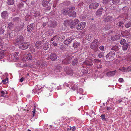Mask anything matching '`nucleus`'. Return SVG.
<instances>
[{"mask_svg": "<svg viewBox=\"0 0 131 131\" xmlns=\"http://www.w3.org/2000/svg\"><path fill=\"white\" fill-rule=\"evenodd\" d=\"M79 22V20L77 19H75L74 20H72L70 19L69 20H65L64 22V24H66L67 23L68 24H69L70 22H71L72 23L70 24V27L71 28H73L75 27L76 24H77Z\"/></svg>", "mask_w": 131, "mask_h": 131, "instance_id": "nucleus-1", "label": "nucleus"}, {"mask_svg": "<svg viewBox=\"0 0 131 131\" xmlns=\"http://www.w3.org/2000/svg\"><path fill=\"white\" fill-rule=\"evenodd\" d=\"M24 40V38L22 36L18 35L16 37L13 42L14 44L16 45L18 44L19 42L23 41Z\"/></svg>", "mask_w": 131, "mask_h": 131, "instance_id": "nucleus-2", "label": "nucleus"}, {"mask_svg": "<svg viewBox=\"0 0 131 131\" xmlns=\"http://www.w3.org/2000/svg\"><path fill=\"white\" fill-rule=\"evenodd\" d=\"M36 64L38 67L42 68L46 67L47 63L46 61L42 60H39L36 62Z\"/></svg>", "mask_w": 131, "mask_h": 131, "instance_id": "nucleus-3", "label": "nucleus"}, {"mask_svg": "<svg viewBox=\"0 0 131 131\" xmlns=\"http://www.w3.org/2000/svg\"><path fill=\"white\" fill-rule=\"evenodd\" d=\"M115 52L114 51H111L106 56L107 60L108 61H112L114 59L115 56Z\"/></svg>", "mask_w": 131, "mask_h": 131, "instance_id": "nucleus-4", "label": "nucleus"}, {"mask_svg": "<svg viewBox=\"0 0 131 131\" xmlns=\"http://www.w3.org/2000/svg\"><path fill=\"white\" fill-rule=\"evenodd\" d=\"M77 83H75L73 82H70L67 85V87H69V88L71 89L73 91L78 88V86Z\"/></svg>", "mask_w": 131, "mask_h": 131, "instance_id": "nucleus-5", "label": "nucleus"}, {"mask_svg": "<svg viewBox=\"0 0 131 131\" xmlns=\"http://www.w3.org/2000/svg\"><path fill=\"white\" fill-rule=\"evenodd\" d=\"M74 57V56L70 55L68 56L62 61V63L64 64H68L71 62V60Z\"/></svg>", "mask_w": 131, "mask_h": 131, "instance_id": "nucleus-6", "label": "nucleus"}, {"mask_svg": "<svg viewBox=\"0 0 131 131\" xmlns=\"http://www.w3.org/2000/svg\"><path fill=\"white\" fill-rule=\"evenodd\" d=\"M86 24L85 22H83L79 24L77 26V30H80L83 29L85 26Z\"/></svg>", "mask_w": 131, "mask_h": 131, "instance_id": "nucleus-7", "label": "nucleus"}, {"mask_svg": "<svg viewBox=\"0 0 131 131\" xmlns=\"http://www.w3.org/2000/svg\"><path fill=\"white\" fill-rule=\"evenodd\" d=\"M29 43L28 42H25L24 43L20 45L19 48L23 50L27 49L29 45Z\"/></svg>", "mask_w": 131, "mask_h": 131, "instance_id": "nucleus-8", "label": "nucleus"}, {"mask_svg": "<svg viewBox=\"0 0 131 131\" xmlns=\"http://www.w3.org/2000/svg\"><path fill=\"white\" fill-rule=\"evenodd\" d=\"M99 6V4L97 3H93L91 4L89 6V8L91 9H96Z\"/></svg>", "mask_w": 131, "mask_h": 131, "instance_id": "nucleus-9", "label": "nucleus"}, {"mask_svg": "<svg viewBox=\"0 0 131 131\" xmlns=\"http://www.w3.org/2000/svg\"><path fill=\"white\" fill-rule=\"evenodd\" d=\"M98 45V40L97 39H95L91 43L90 46V48L91 49L94 48Z\"/></svg>", "mask_w": 131, "mask_h": 131, "instance_id": "nucleus-10", "label": "nucleus"}, {"mask_svg": "<svg viewBox=\"0 0 131 131\" xmlns=\"http://www.w3.org/2000/svg\"><path fill=\"white\" fill-rule=\"evenodd\" d=\"M74 38L72 37H69L67 39L65 40L64 41V43L65 45H68L74 39Z\"/></svg>", "mask_w": 131, "mask_h": 131, "instance_id": "nucleus-11", "label": "nucleus"}, {"mask_svg": "<svg viewBox=\"0 0 131 131\" xmlns=\"http://www.w3.org/2000/svg\"><path fill=\"white\" fill-rule=\"evenodd\" d=\"M120 35L118 34H116L115 35L112 36L111 38V40L113 41L117 40L120 38Z\"/></svg>", "mask_w": 131, "mask_h": 131, "instance_id": "nucleus-12", "label": "nucleus"}, {"mask_svg": "<svg viewBox=\"0 0 131 131\" xmlns=\"http://www.w3.org/2000/svg\"><path fill=\"white\" fill-rule=\"evenodd\" d=\"M34 25L33 24H31L28 25L27 28V31L30 32L32 31L34 28Z\"/></svg>", "mask_w": 131, "mask_h": 131, "instance_id": "nucleus-13", "label": "nucleus"}, {"mask_svg": "<svg viewBox=\"0 0 131 131\" xmlns=\"http://www.w3.org/2000/svg\"><path fill=\"white\" fill-rule=\"evenodd\" d=\"M41 88H39L38 86V85H37L35 87V88L34 89L32 90V93L35 94L37 93L38 94L39 92L38 93L39 91Z\"/></svg>", "mask_w": 131, "mask_h": 131, "instance_id": "nucleus-14", "label": "nucleus"}, {"mask_svg": "<svg viewBox=\"0 0 131 131\" xmlns=\"http://www.w3.org/2000/svg\"><path fill=\"white\" fill-rule=\"evenodd\" d=\"M57 58V55L55 53H51L50 55V58L52 61H55Z\"/></svg>", "mask_w": 131, "mask_h": 131, "instance_id": "nucleus-15", "label": "nucleus"}, {"mask_svg": "<svg viewBox=\"0 0 131 131\" xmlns=\"http://www.w3.org/2000/svg\"><path fill=\"white\" fill-rule=\"evenodd\" d=\"M69 12H68V16H72L75 17L76 16V12L73 10H69Z\"/></svg>", "mask_w": 131, "mask_h": 131, "instance_id": "nucleus-16", "label": "nucleus"}, {"mask_svg": "<svg viewBox=\"0 0 131 131\" xmlns=\"http://www.w3.org/2000/svg\"><path fill=\"white\" fill-rule=\"evenodd\" d=\"M8 13L6 11H4L1 14V16L3 18H6L8 17Z\"/></svg>", "mask_w": 131, "mask_h": 131, "instance_id": "nucleus-17", "label": "nucleus"}, {"mask_svg": "<svg viewBox=\"0 0 131 131\" xmlns=\"http://www.w3.org/2000/svg\"><path fill=\"white\" fill-rule=\"evenodd\" d=\"M103 10V9L102 8H99L96 12V14L97 16H100L102 13V11Z\"/></svg>", "mask_w": 131, "mask_h": 131, "instance_id": "nucleus-18", "label": "nucleus"}, {"mask_svg": "<svg viewBox=\"0 0 131 131\" xmlns=\"http://www.w3.org/2000/svg\"><path fill=\"white\" fill-rule=\"evenodd\" d=\"M14 31H13L11 32L9 34L7 33L6 35L5 36L7 38H10L13 37L15 35V34L14 32Z\"/></svg>", "mask_w": 131, "mask_h": 131, "instance_id": "nucleus-19", "label": "nucleus"}, {"mask_svg": "<svg viewBox=\"0 0 131 131\" xmlns=\"http://www.w3.org/2000/svg\"><path fill=\"white\" fill-rule=\"evenodd\" d=\"M6 50H2L0 51V59L3 58L5 55L6 53Z\"/></svg>", "mask_w": 131, "mask_h": 131, "instance_id": "nucleus-20", "label": "nucleus"}, {"mask_svg": "<svg viewBox=\"0 0 131 131\" xmlns=\"http://www.w3.org/2000/svg\"><path fill=\"white\" fill-rule=\"evenodd\" d=\"M41 42L39 41H37L35 44V46L36 48L39 49L41 48Z\"/></svg>", "mask_w": 131, "mask_h": 131, "instance_id": "nucleus-21", "label": "nucleus"}, {"mask_svg": "<svg viewBox=\"0 0 131 131\" xmlns=\"http://www.w3.org/2000/svg\"><path fill=\"white\" fill-rule=\"evenodd\" d=\"M116 72V71L109 72L107 73L106 75L108 77L112 76L115 74Z\"/></svg>", "mask_w": 131, "mask_h": 131, "instance_id": "nucleus-22", "label": "nucleus"}, {"mask_svg": "<svg viewBox=\"0 0 131 131\" xmlns=\"http://www.w3.org/2000/svg\"><path fill=\"white\" fill-rule=\"evenodd\" d=\"M69 10L68 8H64L62 10V12L63 14L64 15H68V12H69Z\"/></svg>", "mask_w": 131, "mask_h": 131, "instance_id": "nucleus-23", "label": "nucleus"}, {"mask_svg": "<svg viewBox=\"0 0 131 131\" xmlns=\"http://www.w3.org/2000/svg\"><path fill=\"white\" fill-rule=\"evenodd\" d=\"M78 59H75L72 61V64L73 66L77 65L78 63Z\"/></svg>", "mask_w": 131, "mask_h": 131, "instance_id": "nucleus-24", "label": "nucleus"}, {"mask_svg": "<svg viewBox=\"0 0 131 131\" xmlns=\"http://www.w3.org/2000/svg\"><path fill=\"white\" fill-rule=\"evenodd\" d=\"M112 18L111 16H109L106 17L104 20L105 22H108L112 20Z\"/></svg>", "mask_w": 131, "mask_h": 131, "instance_id": "nucleus-25", "label": "nucleus"}, {"mask_svg": "<svg viewBox=\"0 0 131 131\" xmlns=\"http://www.w3.org/2000/svg\"><path fill=\"white\" fill-rule=\"evenodd\" d=\"M84 64H86L88 66H92L93 65V63L92 62H91V60H89V61L87 60L84 62Z\"/></svg>", "mask_w": 131, "mask_h": 131, "instance_id": "nucleus-26", "label": "nucleus"}, {"mask_svg": "<svg viewBox=\"0 0 131 131\" xmlns=\"http://www.w3.org/2000/svg\"><path fill=\"white\" fill-rule=\"evenodd\" d=\"M49 44L48 42H46L45 43L43 46V48L44 50H46L48 49L49 47Z\"/></svg>", "mask_w": 131, "mask_h": 131, "instance_id": "nucleus-27", "label": "nucleus"}, {"mask_svg": "<svg viewBox=\"0 0 131 131\" xmlns=\"http://www.w3.org/2000/svg\"><path fill=\"white\" fill-rule=\"evenodd\" d=\"M80 45V43L76 42H74L73 45V46L74 48H76L78 47Z\"/></svg>", "mask_w": 131, "mask_h": 131, "instance_id": "nucleus-28", "label": "nucleus"}, {"mask_svg": "<svg viewBox=\"0 0 131 131\" xmlns=\"http://www.w3.org/2000/svg\"><path fill=\"white\" fill-rule=\"evenodd\" d=\"M129 46V44L127 43L123 45L122 47L123 50L124 51L126 50L127 49Z\"/></svg>", "mask_w": 131, "mask_h": 131, "instance_id": "nucleus-29", "label": "nucleus"}, {"mask_svg": "<svg viewBox=\"0 0 131 131\" xmlns=\"http://www.w3.org/2000/svg\"><path fill=\"white\" fill-rule=\"evenodd\" d=\"M53 33V31L52 29H49L47 32V35L49 36L52 35Z\"/></svg>", "mask_w": 131, "mask_h": 131, "instance_id": "nucleus-30", "label": "nucleus"}, {"mask_svg": "<svg viewBox=\"0 0 131 131\" xmlns=\"http://www.w3.org/2000/svg\"><path fill=\"white\" fill-rule=\"evenodd\" d=\"M93 62L95 65H97L98 63L99 64L101 63V60L99 59H95L94 60Z\"/></svg>", "mask_w": 131, "mask_h": 131, "instance_id": "nucleus-31", "label": "nucleus"}, {"mask_svg": "<svg viewBox=\"0 0 131 131\" xmlns=\"http://www.w3.org/2000/svg\"><path fill=\"white\" fill-rule=\"evenodd\" d=\"M25 58L26 59H28L29 60H31L32 58V57L30 53L27 54Z\"/></svg>", "mask_w": 131, "mask_h": 131, "instance_id": "nucleus-32", "label": "nucleus"}, {"mask_svg": "<svg viewBox=\"0 0 131 131\" xmlns=\"http://www.w3.org/2000/svg\"><path fill=\"white\" fill-rule=\"evenodd\" d=\"M48 1L43 0L42 2V4L43 6L46 7L48 4Z\"/></svg>", "mask_w": 131, "mask_h": 131, "instance_id": "nucleus-33", "label": "nucleus"}, {"mask_svg": "<svg viewBox=\"0 0 131 131\" xmlns=\"http://www.w3.org/2000/svg\"><path fill=\"white\" fill-rule=\"evenodd\" d=\"M67 73L70 76L72 75L73 73V71L71 69H69L67 72Z\"/></svg>", "mask_w": 131, "mask_h": 131, "instance_id": "nucleus-34", "label": "nucleus"}, {"mask_svg": "<svg viewBox=\"0 0 131 131\" xmlns=\"http://www.w3.org/2000/svg\"><path fill=\"white\" fill-rule=\"evenodd\" d=\"M125 34L123 35V36H127L130 35V31L129 30H125L124 32Z\"/></svg>", "mask_w": 131, "mask_h": 131, "instance_id": "nucleus-35", "label": "nucleus"}, {"mask_svg": "<svg viewBox=\"0 0 131 131\" xmlns=\"http://www.w3.org/2000/svg\"><path fill=\"white\" fill-rule=\"evenodd\" d=\"M8 27L10 29H11L13 27L14 25L13 23H10L8 24Z\"/></svg>", "mask_w": 131, "mask_h": 131, "instance_id": "nucleus-36", "label": "nucleus"}, {"mask_svg": "<svg viewBox=\"0 0 131 131\" xmlns=\"http://www.w3.org/2000/svg\"><path fill=\"white\" fill-rule=\"evenodd\" d=\"M14 0H8L7 3L9 5H12L14 4Z\"/></svg>", "mask_w": 131, "mask_h": 131, "instance_id": "nucleus-37", "label": "nucleus"}, {"mask_svg": "<svg viewBox=\"0 0 131 131\" xmlns=\"http://www.w3.org/2000/svg\"><path fill=\"white\" fill-rule=\"evenodd\" d=\"M112 2L114 4H117L119 3L120 0H112Z\"/></svg>", "mask_w": 131, "mask_h": 131, "instance_id": "nucleus-38", "label": "nucleus"}, {"mask_svg": "<svg viewBox=\"0 0 131 131\" xmlns=\"http://www.w3.org/2000/svg\"><path fill=\"white\" fill-rule=\"evenodd\" d=\"M111 50H113L115 51H117L118 50V48L117 46H115L114 47H113L111 48Z\"/></svg>", "mask_w": 131, "mask_h": 131, "instance_id": "nucleus-39", "label": "nucleus"}, {"mask_svg": "<svg viewBox=\"0 0 131 131\" xmlns=\"http://www.w3.org/2000/svg\"><path fill=\"white\" fill-rule=\"evenodd\" d=\"M131 26V22H129L125 25V27L127 28H128Z\"/></svg>", "mask_w": 131, "mask_h": 131, "instance_id": "nucleus-40", "label": "nucleus"}, {"mask_svg": "<svg viewBox=\"0 0 131 131\" xmlns=\"http://www.w3.org/2000/svg\"><path fill=\"white\" fill-rule=\"evenodd\" d=\"M126 42V40L124 39H123L121 41L120 43L122 45H123L125 44Z\"/></svg>", "mask_w": 131, "mask_h": 131, "instance_id": "nucleus-41", "label": "nucleus"}, {"mask_svg": "<svg viewBox=\"0 0 131 131\" xmlns=\"http://www.w3.org/2000/svg\"><path fill=\"white\" fill-rule=\"evenodd\" d=\"M8 82V78H6L5 79L3 80L2 81V82L3 83L5 84Z\"/></svg>", "mask_w": 131, "mask_h": 131, "instance_id": "nucleus-42", "label": "nucleus"}, {"mask_svg": "<svg viewBox=\"0 0 131 131\" xmlns=\"http://www.w3.org/2000/svg\"><path fill=\"white\" fill-rule=\"evenodd\" d=\"M18 54V52H16L14 53L13 55V57H14V58H13V59H14V58H16Z\"/></svg>", "mask_w": 131, "mask_h": 131, "instance_id": "nucleus-43", "label": "nucleus"}, {"mask_svg": "<svg viewBox=\"0 0 131 131\" xmlns=\"http://www.w3.org/2000/svg\"><path fill=\"white\" fill-rule=\"evenodd\" d=\"M96 66L97 68L100 69L102 68V66L101 65V64H98L97 65H96Z\"/></svg>", "mask_w": 131, "mask_h": 131, "instance_id": "nucleus-44", "label": "nucleus"}, {"mask_svg": "<svg viewBox=\"0 0 131 131\" xmlns=\"http://www.w3.org/2000/svg\"><path fill=\"white\" fill-rule=\"evenodd\" d=\"M119 70L123 72H126V68L124 67H123L122 68H120Z\"/></svg>", "mask_w": 131, "mask_h": 131, "instance_id": "nucleus-45", "label": "nucleus"}, {"mask_svg": "<svg viewBox=\"0 0 131 131\" xmlns=\"http://www.w3.org/2000/svg\"><path fill=\"white\" fill-rule=\"evenodd\" d=\"M4 30L2 28H0V34H3L4 32Z\"/></svg>", "mask_w": 131, "mask_h": 131, "instance_id": "nucleus-46", "label": "nucleus"}, {"mask_svg": "<svg viewBox=\"0 0 131 131\" xmlns=\"http://www.w3.org/2000/svg\"><path fill=\"white\" fill-rule=\"evenodd\" d=\"M123 10L124 12H127L128 10L127 7L126 6L124 7L123 8Z\"/></svg>", "mask_w": 131, "mask_h": 131, "instance_id": "nucleus-47", "label": "nucleus"}, {"mask_svg": "<svg viewBox=\"0 0 131 131\" xmlns=\"http://www.w3.org/2000/svg\"><path fill=\"white\" fill-rule=\"evenodd\" d=\"M104 54L103 52L100 53L98 55V57L99 58H101L103 56Z\"/></svg>", "mask_w": 131, "mask_h": 131, "instance_id": "nucleus-48", "label": "nucleus"}, {"mask_svg": "<svg viewBox=\"0 0 131 131\" xmlns=\"http://www.w3.org/2000/svg\"><path fill=\"white\" fill-rule=\"evenodd\" d=\"M51 23V22L49 21L48 22V25L49 26V27H53L54 26L53 24H51L50 23Z\"/></svg>", "mask_w": 131, "mask_h": 131, "instance_id": "nucleus-49", "label": "nucleus"}, {"mask_svg": "<svg viewBox=\"0 0 131 131\" xmlns=\"http://www.w3.org/2000/svg\"><path fill=\"white\" fill-rule=\"evenodd\" d=\"M83 90L82 88H80L79 89L78 91V92L80 93V94H82L83 92Z\"/></svg>", "mask_w": 131, "mask_h": 131, "instance_id": "nucleus-50", "label": "nucleus"}, {"mask_svg": "<svg viewBox=\"0 0 131 131\" xmlns=\"http://www.w3.org/2000/svg\"><path fill=\"white\" fill-rule=\"evenodd\" d=\"M55 40L57 41H58L60 39V38L58 36H55Z\"/></svg>", "mask_w": 131, "mask_h": 131, "instance_id": "nucleus-51", "label": "nucleus"}, {"mask_svg": "<svg viewBox=\"0 0 131 131\" xmlns=\"http://www.w3.org/2000/svg\"><path fill=\"white\" fill-rule=\"evenodd\" d=\"M30 50L31 52L32 53L35 52V49L33 47H32L31 48Z\"/></svg>", "mask_w": 131, "mask_h": 131, "instance_id": "nucleus-52", "label": "nucleus"}, {"mask_svg": "<svg viewBox=\"0 0 131 131\" xmlns=\"http://www.w3.org/2000/svg\"><path fill=\"white\" fill-rule=\"evenodd\" d=\"M86 16L85 15H82V16H81L80 18L81 19H82L83 20H84L85 19Z\"/></svg>", "mask_w": 131, "mask_h": 131, "instance_id": "nucleus-53", "label": "nucleus"}, {"mask_svg": "<svg viewBox=\"0 0 131 131\" xmlns=\"http://www.w3.org/2000/svg\"><path fill=\"white\" fill-rule=\"evenodd\" d=\"M91 38V36L90 35H89L88 36L86 37V38L88 41H90V40Z\"/></svg>", "mask_w": 131, "mask_h": 131, "instance_id": "nucleus-54", "label": "nucleus"}, {"mask_svg": "<svg viewBox=\"0 0 131 131\" xmlns=\"http://www.w3.org/2000/svg\"><path fill=\"white\" fill-rule=\"evenodd\" d=\"M110 28V27L109 25H107L104 28L105 30H108Z\"/></svg>", "mask_w": 131, "mask_h": 131, "instance_id": "nucleus-55", "label": "nucleus"}, {"mask_svg": "<svg viewBox=\"0 0 131 131\" xmlns=\"http://www.w3.org/2000/svg\"><path fill=\"white\" fill-rule=\"evenodd\" d=\"M85 70V69H83V70L82 71H83V72L84 73H87L88 72V69L86 68L85 69V71H84L83 70Z\"/></svg>", "mask_w": 131, "mask_h": 131, "instance_id": "nucleus-56", "label": "nucleus"}, {"mask_svg": "<svg viewBox=\"0 0 131 131\" xmlns=\"http://www.w3.org/2000/svg\"><path fill=\"white\" fill-rule=\"evenodd\" d=\"M122 24V22L120 21V22H118V23L117 25H118V26H119L120 27H121H121H123V26L121 25Z\"/></svg>", "mask_w": 131, "mask_h": 131, "instance_id": "nucleus-57", "label": "nucleus"}, {"mask_svg": "<svg viewBox=\"0 0 131 131\" xmlns=\"http://www.w3.org/2000/svg\"><path fill=\"white\" fill-rule=\"evenodd\" d=\"M35 109H36V107H35V106H34V110H33V111H32V112L33 113V116L35 115V111H36Z\"/></svg>", "mask_w": 131, "mask_h": 131, "instance_id": "nucleus-58", "label": "nucleus"}, {"mask_svg": "<svg viewBox=\"0 0 131 131\" xmlns=\"http://www.w3.org/2000/svg\"><path fill=\"white\" fill-rule=\"evenodd\" d=\"M69 10H73L75 9V7H74L72 6L70 8H68Z\"/></svg>", "mask_w": 131, "mask_h": 131, "instance_id": "nucleus-59", "label": "nucleus"}, {"mask_svg": "<svg viewBox=\"0 0 131 131\" xmlns=\"http://www.w3.org/2000/svg\"><path fill=\"white\" fill-rule=\"evenodd\" d=\"M51 7L50 6H49L45 8V10L46 11H48L50 10L51 8Z\"/></svg>", "mask_w": 131, "mask_h": 131, "instance_id": "nucleus-60", "label": "nucleus"}, {"mask_svg": "<svg viewBox=\"0 0 131 131\" xmlns=\"http://www.w3.org/2000/svg\"><path fill=\"white\" fill-rule=\"evenodd\" d=\"M108 0H103L102 3L103 4H106L108 2Z\"/></svg>", "mask_w": 131, "mask_h": 131, "instance_id": "nucleus-61", "label": "nucleus"}, {"mask_svg": "<svg viewBox=\"0 0 131 131\" xmlns=\"http://www.w3.org/2000/svg\"><path fill=\"white\" fill-rule=\"evenodd\" d=\"M131 70V67H129L127 68H126V72L129 71H130Z\"/></svg>", "mask_w": 131, "mask_h": 131, "instance_id": "nucleus-62", "label": "nucleus"}, {"mask_svg": "<svg viewBox=\"0 0 131 131\" xmlns=\"http://www.w3.org/2000/svg\"><path fill=\"white\" fill-rule=\"evenodd\" d=\"M101 118L103 120L105 118V115L102 114L101 116Z\"/></svg>", "mask_w": 131, "mask_h": 131, "instance_id": "nucleus-63", "label": "nucleus"}, {"mask_svg": "<svg viewBox=\"0 0 131 131\" xmlns=\"http://www.w3.org/2000/svg\"><path fill=\"white\" fill-rule=\"evenodd\" d=\"M71 128V130L72 131H74L75 130V127L74 126H73Z\"/></svg>", "mask_w": 131, "mask_h": 131, "instance_id": "nucleus-64", "label": "nucleus"}]
</instances>
